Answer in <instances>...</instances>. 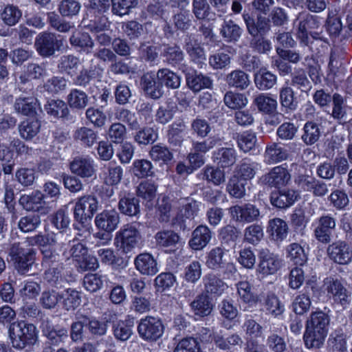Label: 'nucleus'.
Returning <instances> with one entry per match:
<instances>
[{
  "mask_svg": "<svg viewBox=\"0 0 352 352\" xmlns=\"http://www.w3.org/2000/svg\"><path fill=\"white\" fill-rule=\"evenodd\" d=\"M41 290L39 285L33 281H25L19 290L20 296L23 301L35 298Z\"/></svg>",
  "mask_w": 352,
  "mask_h": 352,
  "instance_id": "e2e57ef3",
  "label": "nucleus"
},
{
  "mask_svg": "<svg viewBox=\"0 0 352 352\" xmlns=\"http://www.w3.org/2000/svg\"><path fill=\"white\" fill-rule=\"evenodd\" d=\"M226 82L229 86L243 90L248 87L250 79L243 71L234 70L227 75Z\"/></svg>",
  "mask_w": 352,
  "mask_h": 352,
  "instance_id": "ea45409f",
  "label": "nucleus"
},
{
  "mask_svg": "<svg viewBox=\"0 0 352 352\" xmlns=\"http://www.w3.org/2000/svg\"><path fill=\"white\" fill-rule=\"evenodd\" d=\"M63 237V232L57 234L49 232L46 235L37 234L27 238L21 245L14 244L10 249V255L19 272L25 274L29 272L33 263L35 252L32 248L25 247L36 245L40 247L43 256V265L49 267L45 273V279L49 283H56L60 277V272L55 267H50L60 260V253L63 248V242L61 241Z\"/></svg>",
  "mask_w": 352,
  "mask_h": 352,
  "instance_id": "f257e3e1",
  "label": "nucleus"
},
{
  "mask_svg": "<svg viewBox=\"0 0 352 352\" xmlns=\"http://www.w3.org/2000/svg\"><path fill=\"white\" fill-rule=\"evenodd\" d=\"M327 333L306 328L303 336L305 345L307 349H319L325 340Z\"/></svg>",
  "mask_w": 352,
  "mask_h": 352,
  "instance_id": "2f4dec72",
  "label": "nucleus"
},
{
  "mask_svg": "<svg viewBox=\"0 0 352 352\" xmlns=\"http://www.w3.org/2000/svg\"><path fill=\"white\" fill-rule=\"evenodd\" d=\"M0 16L4 24L12 26L19 21L22 12L16 6L8 5L3 9Z\"/></svg>",
  "mask_w": 352,
  "mask_h": 352,
  "instance_id": "de8ad7c7",
  "label": "nucleus"
},
{
  "mask_svg": "<svg viewBox=\"0 0 352 352\" xmlns=\"http://www.w3.org/2000/svg\"><path fill=\"white\" fill-rule=\"evenodd\" d=\"M229 212L232 219L243 223L256 221L260 215L259 210L251 204L234 206L230 208Z\"/></svg>",
  "mask_w": 352,
  "mask_h": 352,
  "instance_id": "4468645a",
  "label": "nucleus"
},
{
  "mask_svg": "<svg viewBox=\"0 0 352 352\" xmlns=\"http://www.w3.org/2000/svg\"><path fill=\"white\" fill-rule=\"evenodd\" d=\"M41 224V218L38 214H30L20 219L18 226L23 232L36 230Z\"/></svg>",
  "mask_w": 352,
  "mask_h": 352,
  "instance_id": "052dcab7",
  "label": "nucleus"
},
{
  "mask_svg": "<svg viewBox=\"0 0 352 352\" xmlns=\"http://www.w3.org/2000/svg\"><path fill=\"white\" fill-rule=\"evenodd\" d=\"M291 175L284 165L274 167L269 173L263 176V180L270 186L280 188L287 185Z\"/></svg>",
  "mask_w": 352,
  "mask_h": 352,
  "instance_id": "6ab92c4d",
  "label": "nucleus"
},
{
  "mask_svg": "<svg viewBox=\"0 0 352 352\" xmlns=\"http://www.w3.org/2000/svg\"><path fill=\"white\" fill-rule=\"evenodd\" d=\"M47 113L54 118L63 117L68 113V109L64 101L60 100H51L45 105Z\"/></svg>",
  "mask_w": 352,
  "mask_h": 352,
  "instance_id": "603ef678",
  "label": "nucleus"
},
{
  "mask_svg": "<svg viewBox=\"0 0 352 352\" xmlns=\"http://www.w3.org/2000/svg\"><path fill=\"white\" fill-rule=\"evenodd\" d=\"M263 230L261 226L253 224L247 227L244 232V239L252 245L257 244L263 237Z\"/></svg>",
  "mask_w": 352,
  "mask_h": 352,
  "instance_id": "338daca9",
  "label": "nucleus"
},
{
  "mask_svg": "<svg viewBox=\"0 0 352 352\" xmlns=\"http://www.w3.org/2000/svg\"><path fill=\"white\" fill-rule=\"evenodd\" d=\"M54 34L42 33L38 36L35 46L42 56H50L63 47V40Z\"/></svg>",
  "mask_w": 352,
  "mask_h": 352,
  "instance_id": "9d476101",
  "label": "nucleus"
},
{
  "mask_svg": "<svg viewBox=\"0 0 352 352\" xmlns=\"http://www.w3.org/2000/svg\"><path fill=\"white\" fill-rule=\"evenodd\" d=\"M41 123L35 119H27L23 121L19 126V131L22 138L31 140L39 132Z\"/></svg>",
  "mask_w": 352,
  "mask_h": 352,
  "instance_id": "58836bf2",
  "label": "nucleus"
},
{
  "mask_svg": "<svg viewBox=\"0 0 352 352\" xmlns=\"http://www.w3.org/2000/svg\"><path fill=\"white\" fill-rule=\"evenodd\" d=\"M89 98L83 91L73 89L67 96V102L69 107L76 110L84 109L88 104Z\"/></svg>",
  "mask_w": 352,
  "mask_h": 352,
  "instance_id": "c03bdc74",
  "label": "nucleus"
},
{
  "mask_svg": "<svg viewBox=\"0 0 352 352\" xmlns=\"http://www.w3.org/2000/svg\"><path fill=\"white\" fill-rule=\"evenodd\" d=\"M254 81L260 89H269L276 82V76L265 69H261L255 74Z\"/></svg>",
  "mask_w": 352,
  "mask_h": 352,
  "instance_id": "a18cd8bd",
  "label": "nucleus"
},
{
  "mask_svg": "<svg viewBox=\"0 0 352 352\" xmlns=\"http://www.w3.org/2000/svg\"><path fill=\"white\" fill-rule=\"evenodd\" d=\"M120 222V215L114 209L104 210L96 214L94 223L102 231L114 232Z\"/></svg>",
  "mask_w": 352,
  "mask_h": 352,
  "instance_id": "ddd939ff",
  "label": "nucleus"
},
{
  "mask_svg": "<svg viewBox=\"0 0 352 352\" xmlns=\"http://www.w3.org/2000/svg\"><path fill=\"white\" fill-rule=\"evenodd\" d=\"M296 21H298L297 36L305 45L309 43L308 29L318 28L320 22L318 17L306 12L299 13Z\"/></svg>",
  "mask_w": 352,
  "mask_h": 352,
  "instance_id": "dca6fc26",
  "label": "nucleus"
},
{
  "mask_svg": "<svg viewBox=\"0 0 352 352\" xmlns=\"http://www.w3.org/2000/svg\"><path fill=\"white\" fill-rule=\"evenodd\" d=\"M258 258L256 272L262 277L275 274L280 266L278 256L267 249L260 250Z\"/></svg>",
  "mask_w": 352,
  "mask_h": 352,
  "instance_id": "f8f14e48",
  "label": "nucleus"
},
{
  "mask_svg": "<svg viewBox=\"0 0 352 352\" xmlns=\"http://www.w3.org/2000/svg\"><path fill=\"white\" fill-rule=\"evenodd\" d=\"M329 322V319L327 314L322 311H316L311 314L310 319L307 320L306 328L327 333Z\"/></svg>",
  "mask_w": 352,
  "mask_h": 352,
  "instance_id": "e433bc0d",
  "label": "nucleus"
},
{
  "mask_svg": "<svg viewBox=\"0 0 352 352\" xmlns=\"http://www.w3.org/2000/svg\"><path fill=\"white\" fill-rule=\"evenodd\" d=\"M8 333L12 346L17 349L34 344L38 338L36 327L23 320L11 323Z\"/></svg>",
  "mask_w": 352,
  "mask_h": 352,
  "instance_id": "20e7f679",
  "label": "nucleus"
},
{
  "mask_svg": "<svg viewBox=\"0 0 352 352\" xmlns=\"http://www.w3.org/2000/svg\"><path fill=\"white\" fill-rule=\"evenodd\" d=\"M80 61L78 58L72 55L63 56L60 58L58 67L60 70L68 74L74 75L76 73Z\"/></svg>",
  "mask_w": 352,
  "mask_h": 352,
  "instance_id": "0e129e2a",
  "label": "nucleus"
},
{
  "mask_svg": "<svg viewBox=\"0 0 352 352\" xmlns=\"http://www.w3.org/2000/svg\"><path fill=\"white\" fill-rule=\"evenodd\" d=\"M226 250L216 247L212 248L206 256V265L209 268L214 270H219L223 267L226 260Z\"/></svg>",
  "mask_w": 352,
  "mask_h": 352,
  "instance_id": "c85d7f7f",
  "label": "nucleus"
},
{
  "mask_svg": "<svg viewBox=\"0 0 352 352\" xmlns=\"http://www.w3.org/2000/svg\"><path fill=\"white\" fill-rule=\"evenodd\" d=\"M74 139L87 146H91L96 140L97 135L92 130L87 127H80L76 130Z\"/></svg>",
  "mask_w": 352,
  "mask_h": 352,
  "instance_id": "bf43d9fd",
  "label": "nucleus"
},
{
  "mask_svg": "<svg viewBox=\"0 0 352 352\" xmlns=\"http://www.w3.org/2000/svg\"><path fill=\"white\" fill-rule=\"evenodd\" d=\"M63 307L67 310H74L81 303L80 293L74 289H67L61 294Z\"/></svg>",
  "mask_w": 352,
  "mask_h": 352,
  "instance_id": "49530a36",
  "label": "nucleus"
},
{
  "mask_svg": "<svg viewBox=\"0 0 352 352\" xmlns=\"http://www.w3.org/2000/svg\"><path fill=\"white\" fill-rule=\"evenodd\" d=\"M336 227L334 219L330 216L321 217L318 221V226L315 228L316 238L322 243H328L331 241V230Z\"/></svg>",
  "mask_w": 352,
  "mask_h": 352,
  "instance_id": "412c9836",
  "label": "nucleus"
},
{
  "mask_svg": "<svg viewBox=\"0 0 352 352\" xmlns=\"http://www.w3.org/2000/svg\"><path fill=\"white\" fill-rule=\"evenodd\" d=\"M156 191L157 186L155 184L148 180L139 184L137 188V195L148 204L155 198Z\"/></svg>",
  "mask_w": 352,
  "mask_h": 352,
  "instance_id": "5fc2aeb1",
  "label": "nucleus"
},
{
  "mask_svg": "<svg viewBox=\"0 0 352 352\" xmlns=\"http://www.w3.org/2000/svg\"><path fill=\"white\" fill-rule=\"evenodd\" d=\"M158 80L168 88L177 89L181 85V78L168 69H160L157 73Z\"/></svg>",
  "mask_w": 352,
  "mask_h": 352,
  "instance_id": "a19ab883",
  "label": "nucleus"
},
{
  "mask_svg": "<svg viewBox=\"0 0 352 352\" xmlns=\"http://www.w3.org/2000/svg\"><path fill=\"white\" fill-rule=\"evenodd\" d=\"M327 255L336 263L348 265L352 261V248L346 242L338 241L328 246Z\"/></svg>",
  "mask_w": 352,
  "mask_h": 352,
  "instance_id": "9b49d317",
  "label": "nucleus"
},
{
  "mask_svg": "<svg viewBox=\"0 0 352 352\" xmlns=\"http://www.w3.org/2000/svg\"><path fill=\"white\" fill-rule=\"evenodd\" d=\"M116 118L128 124L131 129H137L140 123L134 113L124 108H117L115 112Z\"/></svg>",
  "mask_w": 352,
  "mask_h": 352,
  "instance_id": "680f3d73",
  "label": "nucleus"
},
{
  "mask_svg": "<svg viewBox=\"0 0 352 352\" xmlns=\"http://www.w3.org/2000/svg\"><path fill=\"white\" fill-rule=\"evenodd\" d=\"M211 232L206 226H199L192 232L188 245L194 250L204 249L211 240Z\"/></svg>",
  "mask_w": 352,
  "mask_h": 352,
  "instance_id": "4be33fe9",
  "label": "nucleus"
},
{
  "mask_svg": "<svg viewBox=\"0 0 352 352\" xmlns=\"http://www.w3.org/2000/svg\"><path fill=\"white\" fill-rule=\"evenodd\" d=\"M199 203L191 197L181 198L177 203V210L175 211L171 209L169 199L163 197L159 203L160 218L162 221H168L172 217L173 224L182 226L186 220L194 219L199 210Z\"/></svg>",
  "mask_w": 352,
  "mask_h": 352,
  "instance_id": "f03ea898",
  "label": "nucleus"
},
{
  "mask_svg": "<svg viewBox=\"0 0 352 352\" xmlns=\"http://www.w3.org/2000/svg\"><path fill=\"white\" fill-rule=\"evenodd\" d=\"M287 153L285 149L277 144L267 146L264 155V162L267 164H273L286 160Z\"/></svg>",
  "mask_w": 352,
  "mask_h": 352,
  "instance_id": "72a5a7b5",
  "label": "nucleus"
},
{
  "mask_svg": "<svg viewBox=\"0 0 352 352\" xmlns=\"http://www.w3.org/2000/svg\"><path fill=\"white\" fill-rule=\"evenodd\" d=\"M141 239V234L135 226L127 224L116 233L114 245L122 252L127 254L139 245Z\"/></svg>",
  "mask_w": 352,
  "mask_h": 352,
  "instance_id": "423d86ee",
  "label": "nucleus"
},
{
  "mask_svg": "<svg viewBox=\"0 0 352 352\" xmlns=\"http://www.w3.org/2000/svg\"><path fill=\"white\" fill-rule=\"evenodd\" d=\"M225 104L232 109H240L247 105L248 99L242 94L228 91L224 96Z\"/></svg>",
  "mask_w": 352,
  "mask_h": 352,
  "instance_id": "13d9d810",
  "label": "nucleus"
},
{
  "mask_svg": "<svg viewBox=\"0 0 352 352\" xmlns=\"http://www.w3.org/2000/svg\"><path fill=\"white\" fill-rule=\"evenodd\" d=\"M142 80L143 88L146 94L153 98H159L161 96L162 92L155 81L154 74L147 73L144 74Z\"/></svg>",
  "mask_w": 352,
  "mask_h": 352,
  "instance_id": "09e8293b",
  "label": "nucleus"
},
{
  "mask_svg": "<svg viewBox=\"0 0 352 352\" xmlns=\"http://www.w3.org/2000/svg\"><path fill=\"white\" fill-rule=\"evenodd\" d=\"M71 172L84 179L96 178L97 166L89 156H78L70 162Z\"/></svg>",
  "mask_w": 352,
  "mask_h": 352,
  "instance_id": "1a4fd4ad",
  "label": "nucleus"
},
{
  "mask_svg": "<svg viewBox=\"0 0 352 352\" xmlns=\"http://www.w3.org/2000/svg\"><path fill=\"white\" fill-rule=\"evenodd\" d=\"M99 208L98 199L91 195L77 199L74 208V217L80 224L85 237H90L89 221Z\"/></svg>",
  "mask_w": 352,
  "mask_h": 352,
  "instance_id": "7ed1b4c3",
  "label": "nucleus"
},
{
  "mask_svg": "<svg viewBox=\"0 0 352 352\" xmlns=\"http://www.w3.org/2000/svg\"><path fill=\"white\" fill-rule=\"evenodd\" d=\"M220 33L226 41L235 42L239 40L242 34V30L233 21H224Z\"/></svg>",
  "mask_w": 352,
  "mask_h": 352,
  "instance_id": "4c0bfd02",
  "label": "nucleus"
},
{
  "mask_svg": "<svg viewBox=\"0 0 352 352\" xmlns=\"http://www.w3.org/2000/svg\"><path fill=\"white\" fill-rule=\"evenodd\" d=\"M201 275V264L197 261H193L185 267L184 278L187 283L195 284Z\"/></svg>",
  "mask_w": 352,
  "mask_h": 352,
  "instance_id": "4d7b16f0",
  "label": "nucleus"
},
{
  "mask_svg": "<svg viewBox=\"0 0 352 352\" xmlns=\"http://www.w3.org/2000/svg\"><path fill=\"white\" fill-rule=\"evenodd\" d=\"M246 182L240 179L238 176L234 175L228 182L227 191L230 196L241 199L245 195Z\"/></svg>",
  "mask_w": 352,
  "mask_h": 352,
  "instance_id": "8fccbe9b",
  "label": "nucleus"
},
{
  "mask_svg": "<svg viewBox=\"0 0 352 352\" xmlns=\"http://www.w3.org/2000/svg\"><path fill=\"white\" fill-rule=\"evenodd\" d=\"M133 320H120L113 325V334L116 339L125 341L133 334Z\"/></svg>",
  "mask_w": 352,
  "mask_h": 352,
  "instance_id": "79ce46f5",
  "label": "nucleus"
},
{
  "mask_svg": "<svg viewBox=\"0 0 352 352\" xmlns=\"http://www.w3.org/2000/svg\"><path fill=\"white\" fill-rule=\"evenodd\" d=\"M311 304L309 296L305 294H300L294 298L292 307L296 314L301 315L309 310Z\"/></svg>",
  "mask_w": 352,
  "mask_h": 352,
  "instance_id": "69168bd1",
  "label": "nucleus"
},
{
  "mask_svg": "<svg viewBox=\"0 0 352 352\" xmlns=\"http://www.w3.org/2000/svg\"><path fill=\"white\" fill-rule=\"evenodd\" d=\"M174 352H200V348L195 338H185L179 341Z\"/></svg>",
  "mask_w": 352,
  "mask_h": 352,
  "instance_id": "774afa93",
  "label": "nucleus"
},
{
  "mask_svg": "<svg viewBox=\"0 0 352 352\" xmlns=\"http://www.w3.org/2000/svg\"><path fill=\"white\" fill-rule=\"evenodd\" d=\"M254 103L259 111L272 116H279L277 113L278 102L276 98L262 94L254 99Z\"/></svg>",
  "mask_w": 352,
  "mask_h": 352,
  "instance_id": "a878e982",
  "label": "nucleus"
},
{
  "mask_svg": "<svg viewBox=\"0 0 352 352\" xmlns=\"http://www.w3.org/2000/svg\"><path fill=\"white\" fill-rule=\"evenodd\" d=\"M298 197L297 191L293 189H282L272 193L270 201L276 208H286L292 206Z\"/></svg>",
  "mask_w": 352,
  "mask_h": 352,
  "instance_id": "aec40b11",
  "label": "nucleus"
},
{
  "mask_svg": "<svg viewBox=\"0 0 352 352\" xmlns=\"http://www.w3.org/2000/svg\"><path fill=\"white\" fill-rule=\"evenodd\" d=\"M118 208L125 215L135 216L140 212L139 201L132 195L127 194L120 198Z\"/></svg>",
  "mask_w": 352,
  "mask_h": 352,
  "instance_id": "473e14b6",
  "label": "nucleus"
},
{
  "mask_svg": "<svg viewBox=\"0 0 352 352\" xmlns=\"http://www.w3.org/2000/svg\"><path fill=\"white\" fill-rule=\"evenodd\" d=\"M70 43L75 47L89 53L92 50L94 43L91 36L85 32H75L69 38Z\"/></svg>",
  "mask_w": 352,
  "mask_h": 352,
  "instance_id": "c9c22d12",
  "label": "nucleus"
},
{
  "mask_svg": "<svg viewBox=\"0 0 352 352\" xmlns=\"http://www.w3.org/2000/svg\"><path fill=\"white\" fill-rule=\"evenodd\" d=\"M107 278L105 275L99 273L88 274L83 279L85 289L90 292H96L103 287Z\"/></svg>",
  "mask_w": 352,
  "mask_h": 352,
  "instance_id": "37998d69",
  "label": "nucleus"
},
{
  "mask_svg": "<svg viewBox=\"0 0 352 352\" xmlns=\"http://www.w3.org/2000/svg\"><path fill=\"white\" fill-rule=\"evenodd\" d=\"M162 322L157 318L146 316L140 320L138 327L140 336L145 340L155 341L164 333Z\"/></svg>",
  "mask_w": 352,
  "mask_h": 352,
  "instance_id": "6e6552de",
  "label": "nucleus"
},
{
  "mask_svg": "<svg viewBox=\"0 0 352 352\" xmlns=\"http://www.w3.org/2000/svg\"><path fill=\"white\" fill-rule=\"evenodd\" d=\"M324 287L327 296L333 300L336 306L342 309L349 307L351 301V294L338 279L333 277L325 278Z\"/></svg>",
  "mask_w": 352,
  "mask_h": 352,
  "instance_id": "0eeeda50",
  "label": "nucleus"
},
{
  "mask_svg": "<svg viewBox=\"0 0 352 352\" xmlns=\"http://www.w3.org/2000/svg\"><path fill=\"white\" fill-rule=\"evenodd\" d=\"M236 286L237 294L243 303L244 310L248 311L254 307L259 298L253 292L251 284L247 280H241L236 283Z\"/></svg>",
  "mask_w": 352,
  "mask_h": 352,
  "instance_id": "a211bd4d",
  "label": "nucleus"
},
{
  "mask_svg": "<svg viewBox=\"0 0 352 352\" xmlns=\"http://www.w3.org/2000/svg\"><path fill=\"white\" fill-rule=\"evenodd\" d=\"M204 281L206 292L214 296H221L228 288L226 283L213 274H207Z\"/></svg>",
  "mask_w": 352,
  "mask_h": 352,
  "instance_id": "bb28decb",
  "label": "nucleus"
},
{
  "mask_svg": "<svg viewBox=\"0 0 352 352\" xmlns=\"http://www.w3.org/2000/svg\"><path fill=\"white\" fill-rule=\"evenodd\" d=\"M333 107L332 116L344 123L348 121L347 107L344 104L343 98L339 94H334L333 96Z\"/></svg>",
  "mask_w": 352,
  "mask_h": 352,
  "instance_id": "3c124183",
  "label": "nucleus"
},
{
  "mask_svg": "<svg viewBox=\"0 0 352 352\" xmlns=\"http://www.w3.org/2000/svg\"><path fill=\"white\" fill-rule=\"evenodd\" d=\"M138 3V0H111L112 12L120 16L129 14Z\"/></svg>",
  "mask_w": 352,
  "mask_h": 352,
  "instance_id": "864d4df0",
  "label": "nucleus"
},
{
  "mask_svg": "<svg viewBox=\"0 0 352 352\" xmlns=\"http://www.w3.org/2000/svg\"><path fill=\"white\" fill-rule=\"evenodd\" d=\"M186 83L190 89L197 92L203 89H210L212 85V80L208 76L192 71L186 74Z\"/></svg>",
  "mask_w": 352,
  "mask_h": 352,
  "instance_id": "cd10ccee",
  "label": "nucleus"
},
{
  "mask_svg": "<svg viewBox=\"0 0 352 352\" xmlns=\"http://www.w3.org/2000/svg\"><path fill=\"white\" fill-rule=\"evenodd\" d=\"M236 152L233 147H221L213 152L212 158L222 168L232 166L236 160Z\"/></svg>",
  "mask_w": 352,
  "mask_h": 352,
  "instance_id": "393cba45",
  "label": "nucleus"
},
{
  "mask_svg": "<svg viewBox=\"0 0 352 352\" xmlns=\"http://www.w3.org/2000/svg\"><path fill=\"white\" fill-rule=\"evenodd\" d=\"M135 269L144 276H154L159 271L158 263L155 257L150 253L144 252L138 254L134 259Z\"/></svg>",
  "mask_w": 352,
  "mask_h": 352,
  "instance_id": "2eb2a0df",
  "label": "nucleus"
},
{
  "mask_svg": "<svg viewBox=\"0 0 352 352\" xmlns=\"http://www.w3.org/2000/svg\"><path fill=\"white\" fill-rule=\"evenodd\" d=\"M304 133L302 135V141L307 145L316 143L321 134L318 126L314 122H307L303 128Z\"/></svg>",
  "mask_w": 352,
  "mask_h": 352,
  "instance_id": "6e6d98bb",
  "label": "nucleus"
},
{
  "mask_svg": "<svg viewBox=\"0 0 352 352\" xmlns=\"http://www.w3.org/2000/svg\"><path fill=\"white\" fill-rule=\"evenodd\" d=\"M263 305L266 313L274 317H278L285 311L284 304L272 293L266 296Z\"/></svg>",
  "mask_w": 352,
  "mask_h": 352,
  "instance_id": "f704fd0d",
  "label": "nucleus"
},
{
  "mask_svg": "<svg viewBox=\"0 0 352 352\" xmlns=\"http://www.w3.org/2000/svg\"><path fill=\"white\" fill-rule=\"evenodd\" d=\"M20 204L28 211H38L41 213L47 212L43 194L39 191H33L30 195H23L19 199Z\"/></svg>",
  "mask_w": 352,
  "mask_h": 352,
  "instance_id": "f3484780",
  "label": "nucleus"
},
{
  "mask_svg": "<svg viewBox=\"0 0 352 352\" xmlns=\"http://www.w3.org/2000/svg\"><path fill=\"white\" fill-rule=\"evenodd\" d=\"M286 255L289 261L300 266L305 265L307 261V255L304 248L297 243L287 245Z\"/></svg>",
  "mask_w": 352,
  "mask_h": 352,
  "instance_id": "7c9ffc66",
  "label": "nucleus"
},
{
  "mask_svg": "<svg viewBox=\"0 0 352 352\" xmlns=\"http://www.w3.org/2000/svg\"><path fill=\"white\" fill-rule=\"evenodd\" d=\"M191 309L196 316L204 317L209 315L213 308L209 297L205 294L198 296L190 304Z\"/></svg>",
  "mask_w": 352,
  "mask_h": 352,
  "instance_id": "c756f323",
  "label": "nucleus"
},
{
  "mask_svg": "<svg viewBox=\"0 0 352 352\" xmlns=\"http://www.w3.org/2000/svg\"><path fill=\"white\" fill-rule=\"evenodd\" d=\"M287 223L280 218L270 219L268 222L267 232L271 239L277 242L283 241L288 235Z\"/></svg>",
  "mask_w": 352,
  "mask_h": 352,
  "instance_id": "5701e85b",
  "label": "nucleus"
},
{
  "mask_svg": "<svg viewBox=\"0 0 352 352\" xmlns=\"http://www.w3.org/2000/svg\"><path fill=\"white\" fill-rule=\"evenodd\" d=\"M155 238L157 244L165 248L166 252H173L178 248L179 236L172 230L158 232Z\"/></svg>",
  "mask_w": 352,
  "mask_h": 352,
  "instance_id": "b1692460",
  "label": "nucleus"
},
{
  "mask_svg": "<svg viewBox=\"0 0 352 352\" xmlns=\"http://www.w3.org/2000/svg\"><path fill=\"white\" fill-rule=\"evenodd\" d=\"M78 235L80 238L74 239L72 241L69 252H63V256L66 258L72 257L82 270H96L99 267L98 259L89 254L87 248L82 243V241L88 237H85L83 230H82V233H78Z\"/></svg>",
  "mask_w": 352,
  "mask_h": 352,
  "instance_id": "39448f33",
  "label": "nucleus"
}]
</instances>
